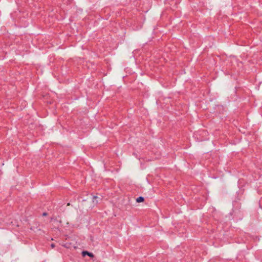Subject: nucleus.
I'll list each match as a JSON object with an SVG mask.
<instances>
[{
  "mask_svg": "<svg viewBox=\"0 0 262 262\" xmlns=\"http://www.w3.org/2000/svg\"><path fill=\"white\" fill-rule=\"evenodd\" d=\"M67 205L70 206V203H68Z\"/></svg>",
  "mask_w": 262,
  "mask_h": 262,
  "instance_id": "6",
  "label": "nucleus"
},
{
  "mask_svg": "<svg viewBox=\"0 0 262 262\" xmlns=\"http://www.w3.org/2000/svg\"><path fill=\"white\" fill-rule=\"evenodd\" d=\"M98 199L101 200L100 198H99L97 196H93V207H94L95 205H96V204H97L98 203L99 201Z\"/></svg>",
  "mask_w": 262,
  "mask_h": 262,
  "instance_id": "1",
  "label": "nucleus"
},
{
  "mask_svg": "<svg viewBox=\"0 0 262 262\" xmlns=\"http://www.w3.org/2000/svg\"><path fill=\"white\" fill-rule=\"evenodd\" d=\"M55 244H52L51 245V247H52V248H54L55 247Z\"/></svg>",
  "mask_w": 262,
  "mask_h": 262,
  "instance_id": "4",
  "label": "nucleus"
},
{
  "mask_svg": "<svg viewBox=\"0 0 262 262\" xmlns=\"http://www.w3.org/2000/svg\"><path fill=\"white\" fill-rule=\"evenodd\" d=\"M82 255L83 256H85V255H88L91 257H93L94 256V254L92 253L86 251H83L82 252Z\"/></svg>",
  "mask_w": 262,
  "mask_h": 262,
  "instance_id": "2",
  "label": "nucleus"
},
{
  "mask_svg": "<svg viewBox=\"0 0 262 262\" xmlns=\"http://www.w3.org/2000/svg\"><path fill=\"white\" fill-rule=\"evenodd\" d=\"M144 200V199L143 197L142 196H140L139 198H138L137 199H136V202L137 203H141V202H143Z\"/></svg>",
  "mask_w": 262,
  "mask_h": 262,
  "instance_id": "3",
  "label": "nucleus"
},
{
  "mask_svg": "<svg viewBox=\"0 0 262 262\" xmlns=\"http://www.w3.org/2000/svg\"><path fill=\"white\" fill-rule=\"evenodd\" d=\"M47 215V213H43V216H46V215Z\"/></svg>",
  "mask_w": 262,
  "mask_h": 262,
  "instance_id": "5",
  "label": "nucleus"
}]
</instances>
